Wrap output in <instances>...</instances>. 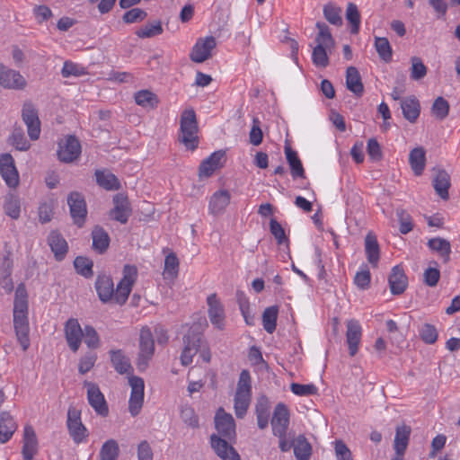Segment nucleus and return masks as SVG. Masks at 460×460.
<instances>
[{
  "mask_svg": "<svg viewBox=\"0 0 460 460\" xmlns=\"http://www.w3.org/2000/svg\"><path fill=\"white\" fill-rule=\"evenodd\" d=\"M316 28L319 31L315 37L316 46L313 49L312 61L318 67H326L329 65V53H332L335 41L324 22H316Z\"/></svg>",
  "mask_w": 460,
  "mask_h": 460,
  "instance_id": "obj_1",
  "label": "nucleus"
},
{
  "mask_svg": "<svg viewBox=\"0 0 460 460\" xmlns=\"http://www.w3.org/2000/svg\"><path fill=\"white\" fill-rule=\"evenodd\" d=\"M199 127L196 113L193 109L182 111L180 119L179 141L188 150H195L199 146Z\"/></svg>",
  "mask_w": 460,
  "mask_h": 460,
  "instance_id": "obj_2",
  "label": "nucleus"
},
{
  "mask_svg": "<svg viewBox=\"0 0 460 460\" xmlns=\"http://www.w3.org/2000/svg\"><path fill=\"white\" fill-rule=\"evenodd\" d=\"M252 397L251 376L248 370L240 373L234 395V412L237 418L243 419L248 410Z\"/></svg>",
  "mask_w": 460,
  "mask_h": 460,
  "instance_id": "obj_3",
  "label": "nucleus"
},
{
  "mask_svg": "<svg viewBox=\"0 0 460 460\" xmlns=\"http://www.w3.org/2000/svg\"><path fill=\"white\" fill-rule=\"evenodd\" d=\"M137 279V269L135 265L126 264L123 267L122 279L118 283L116 289L114 288L113 301L122 305H124L129 294L132 291V288Z\"/></svg>",
  "mask_w": 460,
  "mask_h": 460,
  "instance_id": "obj_4",
  "label": "nucleus"
},
{
  "mask_svg": "<svg viewBox=\"0 0 460 460\" xmlns=\"http://www.w3.org/2000/svg\"><path fill=\"white\" fill-rule=\"evenodd\" d=\"M155 353V341L151 330L143 327L139 334V351L137 358V367L139 371H145Z\"/></svg>",
  "mask_w": 460,
  "mask_h": 460,
  "instance_id": "obj_5",
  "label": "nucleus"
},
{
  "mask_svg": "<svg viewBox=\"0 0 460 460\" xmlns=\"http://www.w3.org/2000/svg\"><path fill=\"white\" fill-rule=\"evenodd\" d=\"M183 349L180 357L182 366L187 367L193 361V357L201 347L202 334L196 327H190L182 338Z\"/></svg>",
  "mask_w": 460,
  "mask_h": 460,
  "instance_id": "obj_6",
  "label": "nucleus"
},
{
  "mask_svg": "<svg viewBox=\"0 0 460 460\" xmlns=\"http://www.w3.org/2000/svg\"><path fill=\"white\" fill-rule=\"evenodd\" d=\"M66 426L69 435L75 444L86 441L89 433L86 427L82 423L80 411L74 407L68 409Z\"/></svg>",
  "mask_w": 460,
  "mask_h": 460,
  "instance_id": "obj_7",
  "label": "nucleus"
},
{
  "mask_svg": "<svg viewBox=\"0 0 460 460\" xmlns=\"http://www.w3.org/2000/svg\"><path fill=\"white\" fill-rule=\"evenodd\" d=\"M128 385L131 388L128 400V411L135 417L139 414L144 402L145 382L143 378L136 376L128 377Z\"/></svg>",
  "mask_w": 460,
  "mask_h": 460,
  "instance_id": "obj_8",
  "label": "nucleus"
},
{
  "mask_svg": "<svg viewBox=\"0 0 460 460\" xmlns=\"http://www.w3.org/2000/svg\"><path fill=\"white\" fill-rule=\"evenodd\" d=\"M84 386L87 389V401L91 407L97 414L106 417L109 414V407L99 385L93 382L84 381Z\"/></svg>",
  "mask_w": 460,
  "mask_h": 460,
  "instance_id": "obj_9",
  "label": "nucleus"
},
{
  "mask_svg": "<svg viewBox=\"0 0 460 460\" xmlns=\"http://www.w3.org/2000/svg\"><path fill=\"white\" fill-rule=\"evenodd\" d=\"M22 118L27 126L30 138L31 140H37L40 134V121L38 116V111L31 102H24L22 110Z\"/></svg>",
  "mask_w": 460,
  "mask_h": 460,
  "instance_id": "obj_10",
  "label": "nucleus"
},
{
  "mask_svg": "<svg viewBox=\"0 0 460 460\" xmlns=\"http://www.w3.org/2000/svg\"><path fill=\"white\" fill-rule=\"evenodd\" d=\"M27 82L19 71L0 64V86L10 90H22Z\"/></svg>",
  "mask_w": 460,
  "mask_h": 460,
  "instance_id": "obj_11",
  "label": "nucleus"
},
{
  "mask_svg": "<svg viewBox=\"0 0 460 460\" xmlns=\"http://www.w3.org/2000/svg\"><path fill=\"white\" fill-rule=\"evenodd\" d=\"M216 46V39L212 36L199 39L191 49L190 58L195 63H202L211 58Z\"/></svg>",
  "mask_w": 460,
  "mask_h": 460,
  "instance_id": "obj_12",
  "label": "nucleus"
},
{
  "mask_svg": "<svg viewBox=\"0 0 460 460\" xmlns=\"http://www.w3.org/2000/svg\"><path fill=\"white\" fill-rule=\"evenodd\" d=\"M83 331L78 320L75 318H69L65 323L66 341L73 352H76L81 346L84 336Z\"/></svg>",
  "mask_w": 460,
  "mask_h": 460,
  "instance_id": "obj_13",
  "label": "nucleus"
},
{
  "mask_svg": "<svg viewBox=\"0 0 460 460\" xmlns=\"http://www.w3.org/2000/svg\"><path fill=\"white\" fill-rule=\"evenodd\" d=\"M216 429L225 438L232 439L235 437V422L230 413H226L223 408H219L215 416Z\"/></svg>",
  "mask_w": 460,
  "mask_h": 460,
  "instance_id": "obj_14",
  "label": "nucleus"
},
{
  "mask_svg": "<svg viewBox=\"0 0 460 460\" xmlns=\"http://www.w3.org/2000/svg\"><path fill=\"white\" fill-rule=\"evenodd\" d=\"M67 203L75 224L82 226L87 214L86 204L83 195L79 192H72L67 198Z\"/></svg>",
  "mask_w": 460,
  "mask_h": 460,
  "instance_id": "obj_15",
  "label": "nucleus"
},
{
  "mask_svg": "<svg viewBox=\"0 0 460 460\" xmlns=\"http://www.w3.org/2000/svg\"><path fill=\"white\" fill-rule=\"evenodd\" d=\"M0 173L9 187H16L19 183V174L14 165V160L10 154L0 155Z\"/></svg>",
  "mask_w": 460,
  "mask_h": 460,
  "instance_id": "obj_16",
  "label": "nucleus"
},
{
  "mask_svg": "<svg viewBox=\"0 0 460 460\" xmlns=\"http://www.w3.org/2000/svg\"><path fill=\"white\" fill-rule=\"evenodd\" d=\"M289 411L286 404L279 402L276 405L271 419V427L274 436H283L289 425Z\"/></svg>",
  "mask_w": 460,
  "mask_h": 460,
  "instance_id": "obj_17",
  "label": "nucleus"
},
{
  "mask_svg": "<svg viewBox=\"0 0 460 460\" xmlns=\"http://www.w3.org/2000/svg\"><path fill=\"white\" fill-rule=\"evenodd\" d=\"M80 154L81 145L74 136H68L64 144H59L58 156L61 162L72 163L79 157Z\"/></svg>",
  "mask_w": 460,
  "mask_h": 460,
  "instance_id": "obj_18",
  "label": "nucleus"
},
{
  "mask_svg": "<svg viewBox=\"0 0 460 460\" xmlns=\"http://www.w3.org/2000/svg\"><path fill=\"white\" fill-rule=\"evenodd\" d=\"M227 438L212 434L210 444L217 456L223 460H241L236 450L229 445Z\"/></svg>",
  "mask_w": 460,
  "mask_h": 460,
  "instance_id": "obj_19",
  "label": "nucleus"
},
{
  "mask_svg": "<svg viewBox=\"0 0 460 460\" xmlns=\"http://www.w3.org/2000/svg\"><path fill=\"white\" fill-rule=\"evenodd\" d=\"M114 207L110 212V216L114 220L126 224L131 215V208L128 197L118 193L113 197Z\"/></svg>",
  "mask_w": 460,
  "mask_h": 460,
  "instance_id": "obj_20",
  "label": "nucleus"
},
{
  "mask_svg": "<svg viewBox=\"0 0 460 460\" xmlns=\"http://www.w3.org/2000/svg\"><path fill=\"white\" fill-rule=\"evenodd\" d=\"M207 303L211 323L218 330H223L225 328V310L217 295H209L207 298Z\"/></svg>",
  "mask_w": 460,
  "mask_h": 460,
  "instance_id": "obj_21",
  "label": "nucleus"
},
{
  "mask_svg": "<svg viewBox=\"0 0 460 460\" xmlns=\"http://www.w3.org/2000/svg\"><path fill=\"white\" fill-rule=\"evenodd\" d=\"M346 341L349 347V353L354 357L358 350V346L361 341L362 328L358 321L350 319L346 323Z\"/></svg>",
  "mask_w": 460,
  "mask_h": 460,
  "instance_id": "obj_22",
  "label": "nucleus"
},
{
  "mask_svg": "<svg viewBox=\"0 0 460 460\" xmlns=\"http://www.w3.org/2000/svg\"><path fill=\"white\" fill-rule=\"evenodd\" d=\"M13 327L22 350H27L30 347L28 314H13Z\"/></svg>",
  "mask_w": 460,
  "mask_h": 460,
  "instance_id": "obj_23",
  "label": "nucleus"
},
{
  "mask_svg": "<svg viewBox=\"0 0 460 460\" xmlns=\"http://www.w3.org/2000/svg\"><path fill=\"white\" fill-rule=\"evenodd\" d=\"M94 286L98 297L102 303L106 304L113 300L114 283L111 276H97Z\"/></svg>",
  "mask_w": 460,
  "mask_h": 460,
  "instance_id": "obj_24",
  "label": "nucleus"
},
{
  "mask_svg": "<svg viewBox=\"0 0 460 460\" xmlns=\"http://www.w3.org/2000/svg\"><path fill=\"white\" fill-rule=\"evenodd\" d=\"M22 457L24 460H32L38 452V439L34 429L27 425L23 430Z\"/></svg>",
  "mask_w": 460,
  "mask_h": 460,
  "instance_id": "obj_25",
  "label": "nucleus"
},
{
  "mask_svg": "<svg viewBox=\"0 0 460 460\" xmlns=\"http://www.w3.org/2000/svg\"><path fill=\"white\" fill-rule=\"evenodd\" d=\"M391 293L398 296L402 294L408 286V278L400 266H394L388 278Z\"/></svg>",
  "mask_w": 460,
  "mask_h": 460,
  "instance_id": "obj_26",
  "label": "nucleus"
},
{
  "mask_svg": "<svg viewBox=\"0 0 460 460\" xmlns=\"http://www.w3.org/2000/svg\"><path fill=\"white\" fill-rule=\"evenodd\" d=\"M48 243L57 261H61L68 252L66 239L57 231H52L48 236Z\"/></svg>",
  "mask_w": 460,
  "mask_h": 460,
  "instance_id": "obj_27",
  "label": "nucleus"
},
{
  "mask_svg": "<svg viewBox=\"0 0 460 460\" xmlns=\"http://www.w3.org/2000/svg\"><path fill=\"white\" fill-rule=\"evenodd\" d=\"M411 428L402 423L395 428V435L394 439V450L397 455L405 454L410 442Z\"/></svg>",
  "mask_w": 460,
  "mask_h": 460,
  "instance_id": "obj_28",
  "label": "nucleus"
},
{
  "mask_svg": "<svg viewBox=\"0 0 460 460\" xmlns=\"http://www.w3.org/2000/svg\"><path fill=\"white\" fill-rule=\"evenodd\" d=\"M365 253L367 261L374 267H377L380 259V247L376 235L368 232L365 237Z\"/></svg>",
  "mask_w": 460,
  "mask_h": 460,
  "instance_id": "obj_29",
  "label": "nucleus"
},
{
  "mask_svg": "<svg viewBox=\"0 0 460 460\" xmlns=\"http://www.w3.org/2000/svg\"><path fill=\"white\" fill-rule=\"evenodd\" d=\"M225 156V152L222 150L216 151L205 159L199 166V175L209 177L214 172L222 166V160Z\"/></svg>",
  "mask_w": 460,
  "mask_h": 460,
  "instance_id": "obj_30",
  "label": "nucleus"
},
{
  "mask_svg": "<svg viewBox=\"0 0 460 460\" xmlns=\"http://www.w3.org/2000/svg\"><path fill=\"white\" fill-rule=\"evenodd\" d=\"M17 429L16 422L7 411L0 414V443L4 444L11 439Z\"/></svg>",
  "mask_w": 460,
  "mask_h": 460,
  "instance_id": "obj_31",
  "label": "nucleus"
},
{
  "mask_svg": "<svg viewBox=\"0 0 460 460\" xmlns=\"http://www.w3.org/2000/svg\"><path fill=\"white\" fill-rule=\"evenodd\" d=\"M231 195L228 190H221L216 191L210 198L209 211L214 214H221L230 203Z\"/></svg>",
  "mask_w": 460,
  "mask_h": 460,
  "instance_id": "obj_32",
  "label": "nucleus"
},
{
  "mask_svg": "<svg viewBox=\"0 0 460 460\" xmlns=\"http://www.w3.org/2000/svg\"><path fill=\"white\" fill-rule=\"evenodd\" d=\"M346 86L357 97H361L364 93V85L358 70L355 66H349L346 71Z\"/></svg>",
  "mask_w": 460,
  "mask_h": 460,
  "instance_id": "obj_33",
  "label": "nucleus"
},
{
  "mask_svg": "<svg viewBox=\"0 0 460 460\" xmlns=\"http://www.w3.org/2000/svg\"><path fill=\"white\" fill-rule=\"evenodd\" d=\"M432 184L435 191L442 199H448V190L451 186V183L450 176L445 170H438L433 179Z\"/></svg>",
  "mask_w": 460,
  "mask_h": 460,
  "instance_id": "obj_34",
  "label": "nucleus"
},
{
  "mask_svg": "<svg viewBox=\"0 0 460 460\" xmlns=\"http://www.w3.org/2000/svg\"><path fill=\"white\" fill-rule=\"evenodd\" d=\"M403 117L413 123L417 120L420 112V102L414 96L407 97L401 102Z\"/></svg>",
  "mask_w": 460,
  "mask_h": 460,
  "instance_id": "obj_35",
  "label": "nucleus"
},
{
  "mask_svg": "<svg viewBox=\"0 0 460 460\" xmlns=\"http://www.w3.org/2000/svg\"><path fill=\"white\" fill-rule=\"evenodd\" d=\"M93 249L100 254L104 253L110 245V236L101 226H96L92 231Z\"/></svg>",
  "mask_w": 460,
  "mask_h": 460,
  "instance_id": "obj_36",
  "label": "nucleus"
},
{
  "mask_svg": "<svg viewBox=\"0 0 460 460\" xmlns=\"http://www.w3.org/2000/svg\"><path fill=\"white\" fill-rule=\"evenodd\" d=\"M110 354L111 364L119 374H129L132 371L130 361L121 349H112Z\"/></svg>",
  "mask_w": 460,
  "mask_h": 460,
  "instance_id": "obj_37",
  "label": "nucleus"
},
{
  "mask_svg": "<svg viewBox=\"0 0 460 460\" xmlns=\"http://www.w3.org/2000/svg\"><path fill=\"white\" fill-rule=\"evenodd\" d=\"M409 163L415 175L422 174L426 164V152L423 147L413 148L409 155Z\"/></svg>",
  "mask_w": 460,
  "mask_h": 460,
  "instance_id": "obj_38",
  "label": "nucleus"
},
{
  "mask_svg": "<svg viewBox=\"0 0 460 460\" xmlns=\"http://www.w3.org/2000/svg\"><path fill=\"white\" fill-rule=\"evenodd\" d=\"M427 244L431 251L437 252L443 259L444 262L449 261L451 244L447 240L441 237H435L429 239Z\"/></svg>",
  "mask_w": 460,
  "mask_h": 460,
  "instance_id": "obj_39",
  "label": "nucleus"
},
{
  "mask_svg": "<svg viewBox=\"0 0 460 460\" xmlns=\"http://www.w3.org/2000/svg\"><path fill=\"white\" fill-rule=\"evenodd\" d=\"M180 261L175 252H169L164 259L163 276L164 279L174 280L179 274Z\"/></svg>",
  "mask_w": 460,
  "mask_h": 460,
  "instance_id": "obj_40",
  "label": "nucleus"
},
{
  "mask_svg": "<svg viewBox=\"0 0 460 460\" xmlns=\"http://www.w3.org/2000/svg\"><path fill=\"white\" fill-rule=\"evenodd\" d=\"M285 154L287 161L291 169V175L294 179L297 177L305 178V170L303 164L297 155V153L294 151L290 146L285 147Z\"/></svg>",
  "mask_w": 460,
  "mask_h": 460,
  "instance_id": "obj_41",
  "label": "nucleus"
},
{
  "mask_svg": "<svg viewBox=\"0 0 460 460\" xmlns=\"http://www.w3.org/2000/svg\"><path fill=\"white\" fill-rule=\"evenodd\" d=\"M95 177L97 184L107 190H117L120 188V183L113 173L97 170Z\"/></svg>",
  "mask_w": 460,
  "mask_h": 460,
  "instance_id": "obj_42",
  "label": "nucleus"
},
{
  "mask_svg": "<svg viewBox=\"0 0 460 460\" xmlns=\"http://www.w3.org/2000/svg\"><path fill=\"white\" fill-rule=\"evenodd\" d=\"M293 447L297 460H309L312 455V447L304 435H299L295 439Z\"/></svg>",
  "mask_w": 460,
  "mask_h": 460,
  "instance_id": "obj_43",
  "label": "nucleus"
},
{
  "mask_svg": "<svg viewBox=\"0 0 460 460\" xmlns=\"http://www.w3.org/2000/svg\"><path fill=\"white\" fill-rule=\"evenodd\" d=\"M279 308L278 306L267 307L262 314V324L268 333H273L277 326Z\"/></svg>",
  "mask_w": 460,
  "mask_h": 460,
  "instance_id": "obj_44",
  "label": "nucleus"
},
{
  "mask_svg": "<svg viewBox=\"0 0 460 460\" xmlns=\"http://www.w3.org/2000/svg\"><path fill=\"white\" fill-rule=\"evenodd\" d=\"M375 48L379 58L385 62H390L393 58V49L387 38L376 37Z\"/></svg>",
  "mask_w": 460,
  "mask_h": 460,
  "instance_id": "obj_45",
  "label": "nucleus"
},
{
  "mask_svg": "<svg viewBox=\"0 0 460 460\" xmlns=\"http://www.w3.org/2000/svg\"><path fill=\"white\" fill-rule=\"evenodd\" d=\"M119 455V444L115 439L103 443L100 450V460H118Z\"/></svg>",
  "mask_w": 460,
  "mask_h": 460,
  "instance_id": "obj_46",
  "label": "nucleus"
},
{
  "mask_svg": "<svg viewBox=\"0 0 460 460\" xmlns=\"http://www.w3.org/2000/svg\"><path fill=\"white\" fill-rule=\"evenodd\" d=\"M135 102L144 108H155L158 103L157 96L149 90H140L135 93Z\"/></svg>",
  "mask_w": 460,
  "mask_h": 460,
  "instance_id": "obj_47",
  "label": "nucleus"
},
{
  "mask_svg": "<svg viewBox=\"0 0 460 460\" xmlns=\"http://www.w3.org/2000/svg\"><path fill=\"white\" fill-rule=\"evenodd\" d=\"M163 31L164 30L161 22L155 21L153 22H148L144 26L140 27L138 30L136 31L135 33L138 38L146 39L161 35Z\"/></svg>",
  "mask_w": 460,
  "mask_h": 460,
  "instance_id": "obj_48",
  "label": "nucleus"
},
{
  "mask_svg": "<svg viewBox=\"0 0 460 460\" xmlns=\"http://www.w3.org/2000/svg\"><path fill=\"white\" fill-rule=\"evenodd\" d=\"M4 209L11 218L17 219L21 213L20 199L13 194L7 195L4 199Z\"/></svg>",
  "mask_w": 460,
  "mask_h": 460,
  "instance_id": "obj_49",
  "label": "nucleus"
},
{
  "mask_svg": "<svg viewBox=\"0 0 460 460\" xmlns=\"http://www.w3.org/2000/svg\"><path fill=\"white\" fill-rule=\"evenodd\" d=\"M323 16L332 24L341 26L342 24L341 9L332 3L323 6Z\"/></svg>",
  "mask_w": 460,
  "mask_h": 460,
  "instance_id": "obj_50",
  "label": "nucleus"
},
{
  "mask_svg": "<svg viewBox=\"0 0 460 460\" xmlns=\"http://www.w3.org/2000/svg\"><path fill=\"white\" fill-rule=\"evenodd\" d=\"M74 266L76 272L84 278H91L93 275V262L86 257L77 256L74 261Z\"/></svg>",
  "mask_w": 460,
  "mask_h": 460,
  "instance_id": "obj_51",
  "label": "nucleus"
},
{
  "mask_svg": "<svg viewBox=\"0 0 460 460\" xmlns=\"http://www.w3.org/2000/svg\"><path fill=\"white\" fill-rule=\"evenodd\" d=\"M346 19L351 25L350 31L356 34L359 31L360 26V13L355 4L349 3L346 10Z\"/></svg>",
  "mask_w": 460,
  "mask_h": 460,
  "instance_id": "obj_52",
  "label": "nucleus"
},
{
  "mask_svg": "<svg viewBox=\"0 0 460 460\" xmlns=\"http://www.w3.org/2000/svg\"><path fill=\"white\" fill-rule=\"evenodd\" d=\"M449 109L448 102L440 96L435 99L431 107V112L438 119L443 120L447 117Z\"/></svg>",
  "mask_w": 460,
  "mask_h": 460,
  "instance_id": "obj_53",
  "label": "nucleus"
},
{
  "mask_svg": "<svg viewBox=\"0 0 460 460\" xmlns=\"http://www.w3.org/2000/svg\"><path fill=\"white\" fill-rule=\"evenodd\" d=\"M419 334L421 341L426 344H434L438 337V332L435 325L424 323L419 329Z\"/></svg>",
  "mask_w": 460,
  "mask_h": 460,
  "instance_id": "obj_54",
  "label": "nucleus"
},
{
  "mask_svg": "<svg viewBox=\"0 0 460 460\" xmlns=\"http://www.w3.org/2000/svg\"><path fill=\"white\" fill-rule=\"evenodd\" d=\"M10 144L19 151H27L31 144L21 128H15L9 137Z\"/></svg>",
  "mask_w": 460,
  "mask_h": 460,
  "instance_id": "obj_55",
  "label": "nucleus"
},
{
  "mask_svg": "<svg viewBox=\"0 0 460 460\" xmlns=\"http://www.w3.org/2000/svg\"><path fill=\"white\" fill-rule=\"evenodd\" d=\"M396 216L400 224V233L402 234L410 233L413 228V223L411 215L402 208H397Z\"/></svg>",
  "mask_w": 460,
  "mask_h": 460,
  "instance_id": "obj_56",
  "label": "nucleus"
},
{
  "mask_svg": "<svg viewBox=\"0 0 460 460\" xmlns=\"http://www.w3.org/2000/svg\"><path fill=\"white\" fill-rule=\"evenodd\" d=\"M270 231L279 245L286 243L288 246L289 242L285 230L275 218H271L270 221Z\"/></svg>",
  "mask_w": 460,
  "mask_h": 460,
  "instance_id": "obj_57",
  "label": "nucleus"
},
{
  "mask_svg": "<svg viewBox=\"0 0 460 460\" xmlns=\"http://www.w3.org/2000/svg\"><path fill=\"white\" fill-rule=\"evenodd\" d=\"M182 421L192 429L199 428V417L192 407L184 405L181 409Z\"/></svg>",
  "mask_w": 460,
  "mask_h": 460,
  "instance_id": "obj_58",
  "label": "nucleus"
},
{
  "mask_svg": "<svg viewBox=\"0 0 460 460\" xmlns=\"http://www.w3.org/2000/svg\"><path fill=\"white\" fill-rule=\"evenodd\" d=\"M84 343L90 349H97L100 346V337L96 330L91 325H85L83 331Z\"/></svg>",
  "mask_w": 460,
  "mask_h": 460,
  "instance_id": "obj_59",
  "label": "nucleus"
},
{
  "mask_svg": "<svg viewBox=\"0 0 460 460\" xmlns=\"http://www.w3.org/2000/svg\"><path fill=\"white\" fill-rule=\"evenodd\" d=\"M411 78L412 80L422 79L427 75V66L423 64L422 60L418 57L411 58Z\"/></svg>",
  "mask_w": 460,
  "mask_h": 460,
  "instance_id": "obj_60",
  "label": "nucleus"
},
{
  "mask_svg": "<svg viewBox=\"0 0 460 460\" xmlns=\"http://www.w3.org/2000/svg\"><path fill=\"white\" fill-rule=\"evenodd\" d=\"M147 16L145 10L141 8H132L123 14L122 20L126 23H134L143 21Z\"/></svg>",
  "mask_w": 460,
  "mask_h": 460,
  "instance_id": "obj_61",
  "label": "nucleus"
},
{
  "mask_svg": "<svg viewBox=\"0 0 460 460\" xmlns=\"http://www.w3.org/2000/svg\"><path fill=\"white\" fill-rule=\"evenodd\" d=\"M96 359H97V355L95 353H93V352L86 353L79 360L78 371L83 375L87 373L93 367V366L96 362Z\"/></svg>",
  "mask_w": 460,
  "mask_h": 460,
  "instance_id": "obj_62",
  "label": "nucleus"
},
{
  "mask_svg": "<svg viewBox=\"0 0 460 460\" xmlns=\"http://www.w3.org/2000/svg\"><path fill=\"white\" fill-rule=\"evenodd\" d=\"M290 390L293 394L299 396L313 395L317 393V388L314 385H301L297 383L291 384Z\"/></svg>",
  "mask_w": 460,
  "mask_h": 460,
  "instance_id": "obj_63",
  "label": "nucleus"
},
{
  "mask_svg": "<svg viewBox=\"0 0 460 460\" xmlns=\"http://www.w3.org/2000/svg\"><path fill=\"white\" fill-rule=\"evenodd\" d=\"M334 449L338 460H353L349 448L342 440L335 441Z\"/></svg>",
  "mask_w": 460,
  "mask_h": 460,
  "instance_id": "obj_64",
  "label": "nucleus"
}]
</instances>
